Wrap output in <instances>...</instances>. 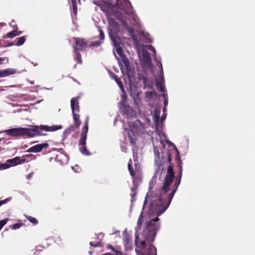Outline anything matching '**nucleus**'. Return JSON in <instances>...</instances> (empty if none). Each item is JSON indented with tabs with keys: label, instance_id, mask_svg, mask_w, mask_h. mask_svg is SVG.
<instances>
[{
	"label": "nucleus",
	"instance_id": "nucleus-30",
	"mask_svg": "<svg viewBox=\"0 0 255 255\" xmlns=\"http://www.w3.org/2000/svg\"><path fill=\"white\" fill-rule=\"evenodd\" d=\"M162 96L164 99V105L165 107H166L168 104V101H167V98L166 97V95L165 94L163 93L162 94Z\"/></svg>",
	"mask_w": 255,
	"mask_h": 255
},
{
	"label": "nucleus",
	"instance_id": "nucleus-22",
	"mask_svg": "<svg viewBox=\"0 0 255 255\" xmlns=\"http://www.w3.org/2000/svg\"><path fill=\"white\" fill-rule=\"evenodd\" d=\"M25 41V38L24 36L20 37L18 38H17V42L16 43V45L17 46H20L24 44V43Z\"/></svg>",
	"mask_w": 255,
	"mask_h": 255
},
{
	"label": "nucleus",
	"instance_id": "nucleus-4",
	"mask_svg": "<svg viewBox=\"0 0 255 255\" xmlns=\"http://www.w3.org/2000/svg\"><path fill=\"white\" fill-rule=\"evenodd\" d=\"M131 36L136 45L138 55L142 66L144 68H150L151 66V59L147 50L151 51L155 53V50L154 48L151 45L144 46L143 45L139 44L135 37L133 35H131Z\"/></svg>",
	"mask_w": 255,
	"mask_h": 255
},
{
	"label": "nucleus",
	"instance_id": "nucleus-21",
	"mask_svg": "<svg viewBox=\"0 0 255 255\" xmlns=\"http://www.w3.org/2000/svg\"><path fill=\"white\" fill-rule=\"evenodd\" d=\"M108 248L113 251L115 253L116 255H123V253L119 250V248H114L112 246H109Z\"/></svg>",
	"mask_w": 255,
	"mask_h": 255
},
{
	"label": "nucleus",
	"instance_id": "nucleus-9",
	"mask_svg": "<svg viewBox=\"0 0 255 255\" xmlns=\"http://www.w3.org/2000/svg\"><path fill=\"white\" fill-rule=\"evenodd\" d=\"M88 131V119L87 118L85 125L83 128L81 134V137L79 140V144L81 145L80 147V152L84 155H89L90 154L87 150L86 145V140L87 138V133Z\"/></svg>",
	"mask_w": 255,
	"mask_h": 255
},
{
	"label": "nucleus",
	"instance_id": "nucleus-32",
	"mask_svg": "<svg viewBox=\"0 0 255 255\" xmlns=\"http://www.w3.org/2000/svg\"><path fill=\"white\" fill-rule=\"evenodd\" d=\"M99 31L100 32V37L101 39L103 41L104 39V34L103 31H102L101 29L99 28Z\"/></svg>",
	"mask_w": 255,
	"mask_h": 255
},
{
	"label": "nucleus",
	"instance_id": "nucleus-19",
	"mask_svg": "<svg viewBox=\"0 0 255 255\" xmlns=\"http://www.w3.org/2000/svg\"><path fill=\"white\" fill-rule=\"evenodd\" d=\"M160 115V110L158 109H155L153 113V119L156 122L157 125L159 124V118Z\"/></svg>",
	"mask_w": 255,
	"mask_h": 255
},
{
	"label": "nucleus",
	"instance_id": "nucleus-2",
	"mask_svg": "<svg viewBox=\"0 0 255 255\" xmlns=\"http://www.w3.org/2000/svg\"><path fill=\"white\" fill-rule=\"evenodd\" d=\"M174 172L171 165L168 167L167 174L163 181L160 196L154 199L151 205V209L158 216L163 213L168 207L174 196L175 191L180 182V179L175 181V189L172 190L169 194L166 195L170 189V185L173 181Z\"/></svg>",
	"mask_w": 255,
	"mask_h": 255
},
{
	"label": "nucleus",
	"instance_id": "nucleus-41",
	"mask_svg": "<svg viewBox=\"0 0 255 255\" xmlns=\"http://www.w3.org/2000/svg\"><path fill=\"white\" fill-rule=\"evenodd\" d=\"M166 118V114H164V115H162L161 118V122H163Z\"/></svg>",
	"mask_w": 255,
	"mask_h": 255
},
{
	"label": "nucleus",
	"instance_id": "nucleus-5",
	"mask_svg": "<svg viewBox=\"0 0 255 255\" xmlns=\"http://www.w3.org/2000/svg\"><path fill=\"white\" fill-rule=\"evenodd\" d=\"M125 130L128 135L130 143L134 145L140 133L143 132V125L138 120L130 121L125 125Z\"/></svg>",
	"mask_w": 255,
	"mask_h": 255
},
{
	"label": "nucleus",
	"instance_id": "nucleus-29",
	"mask_svg": "<svg viewBox=\"0 0 255 255\" xmlns=\"http://www.w3.org/2000/svg\"><path fill=\"white\" fill-rule=\"evenodd\" d=\"M21 226V225L19 223H15L13 224L11 227V229L12 230H16L19 229Z\"/></svg>",
	"mask_w": 255,
	"mask_h": 255
},
{
	"label": "nucleus",
	"instance_id": "nucleus-23",
	"mask_svg": "<svg viewBox=\"0 0 255 255\" xmlns=\"http://www.w3.org/2000/svg\"><path fill=\"white\" fill-rule=\"evenodd\" d=\"M25 217L32 223L34 224H37L38 223V221L37 219L33 217L25 216Z\"/></svg>",
	"mask_w": 255,
	"mask_h": 255
},
{
	"label": "nucleus",
	"instance_id": "nucleus-24",
	"mask_svg": "<svg viewBox=\"0 0 255 255\" xmlns=\"http://www.w3.org/2000/svg\"><path fill=\"white\" fill-rule=\"evenodd\" d=\"M74 51L76 54V58L77 61L79 63H81L82 62L81 57L80 54L78 53L77 50V48H74Z\"/></svg>",
	"mask_w": 255,
	"mask_h": 255
},
{
	"label": "nucleus",
	"instance_id": "nucleus-37",
	"mask_svg": "<svg viewBox=\"0 0 255 255\" xmlns=\"http://www.w3.org/2000/svg\"><path fill=\"white\" fill-rule=\"evenodd\" d=\"M123 24L125 26V27L127 28V29L129 30V31L130 32V34H132V31L131 29L129 28L128 27V26L127 25V24L124 21H123Z\"/></svg>",
	"mask_w": 255,
	"mask_h": 255
},
{
	"label": "nucleus",
	"instance_id": "nucleus-45",
	"mask_svg": "<svg viewBox=\"0 0 255 255\" xmlns=\"http://www.w3.org/2000/svg\"><path fill=\"white\" fill-rule=\"evenodd\" d=\"M165 110H166V108H165V107L163 108V111H164V112H165Z\"/></svg>",
	"mask_w": 255,
	"mask_h": 255
},
{
	"label": "nucleus",
	"instance_id": "nucleus-34",
	"mask_svg": "<svg viewBox=\"0 0 255 255\" xmlns=\"http://www.w3.org/2000/svg\"><path fill=\"white\" fill-rule=\"evenodd\" d=\"M3 61H5L6 62H8V60L6 57H0V64L2 63Z\"/></svg>",
	"mask_w": 255,
	"mask_h": 255
},
{
	"label": "nucleus",
	"instance_id": "nucleus-40",
	"mask_svg": "<svg viewBox=\"0 0 255 255\" xmlns=\"http://www.w3.org/2000/svg\"><path fill=\"white\" fill-rule=\"evenodd\" d=\"M32 175H33V173H30L28 174L26 176L27 179H30L32 177Z\"/></svg>",
	"mask_w": 255,
	"mask_h": 255
},
{
	"label": "nucleus",
	"instance_id": "nucleus-46",
	"mask_svg": "<svg viewBox=\"0 0 255 255\" xmlns=\"http://www.w3.org/2000/svg\"><path fill=\"white\" fill-rule=\"evenodd\" d=\"M11 45H12V44H9L8 46H11Z\"/></svg>",
	"mask_w": 255,
	"mask_h": 255
},
{
	"label": "nucleus",
	"instance_id": "nucleus-31",
	"mask_svg": "<svg viewBox=\"0 0 255 255\" xmlns=\"http://www.w3.org/2000/svg\"><path fill=\"white\" fill-rule=\"evenodd\" d=\"M139 80L140 83H142V84H143L144 85L145 84L146 79L143 76H142L141 77H140V76H139Z\"/></svg>",
	"mask_w": 255,
	"mask_h": 255
},
{
	"label": "nucleus",
	"instance_id": "nucleus-38",
	"mask_svg": "<svg viewBox=\"0 0 255 255\" xmlns=\"http://www.w3.org/2000/svg\"><path fill=\"white\" fill-rule=\"evenodd\" d=\"M73 170L75 172H77L78 171V169H79V167L78 166L76 165L74 167H72Z\"/></svg>",
	"mask_w": 255,
	"mask_h": 255
},
{
	"label": "nucleus",
	"instance_id": "nucleus-44",
	"mask_svg": "<svg viewBox=\"0 0 255 255\" xmlns=\"http://www.w3.org/2000/svg\"><path fill=\"white\" fill-rule=\"evenodd\" d=\"M160 68H161V70H160L161 73L163 74V69H162V64L161 63L160 64Z\"/></svg>",
	"mask_w": 255,
	"mask_h": 255
},
{
	"label": "nucleus",
	"instance_id": "nucleus-27",
	"mask_svg": "<svg viewBox=\"0 0 255 255\" xmlns=\"http://www.w3.org/2000/svg\"><path fill=\"white\" fill-rule=\"evenodd\" d=\"M8 219H5L0 221V231L2 227L7 223Z\"/></svg>",
	"mask_w": 255,
	"mask_h": 255
},
{
	"label": "nucleus",
	"instance_id": "nucleus-36",
	"mask_svg": "<svg viewBox=\"0 0 255 255\" xmlns=\"http://www.w3.org/2000/svg\"><path fill=\"white\" fill-rule=\"evenodd\" d=\"M149 251L151 252V253H153L155 251L156 249L154 247L152 246H149Z\"/></svg>",
	"mask_w": 255,
	"mask_h": 255
},
{
	"label": "nucleus",
	"instance_id": "nucleus-13",
	"mask_svg": "<svg viewBox=\"0 0 255 255\" xmlns=\"http://www.w3.org/2000/svg\"><path fill=\"white\" fill-rule=\"evenodd\" d=\"M16 73V70L13 68H7L0 71V78L5 77Z\"/></svg>",
	"mask_w": 255,
	"mask_h": 255
},
{
	"label": "nucleus",
	"instance_id": "nucleus-33",
	"mask_svg": "<svg viewBox=\"0 0 255 255\" xmlns=\"http://www.w3.org/2000/svg\"><path fill=\"white\" fill-rule=\"evenodd\" d=\"M90 245L91 246H93V247H99V246H100L101 245V243L100 242H99L96 244H94L93 242H90Z\"/></svg>",
	"mask_w": 255,
	"mask_h": 255
},
{
	"label": "nucleus",
	"instance_id": "nucleus-20",
	"mask_svg": "<svg viewBox=\"0 0 255 255\" xmlns=\"http://www.w3.org/2000/svg\"><path fill=\"white\" fill-rule=\"evenodd\" d=\"M125 248L127 250H130L131 248V241L126 238L124 241Z\"/></svg>",
	"mask_w": 255,
	"mask_h": 255
},
{
	"label": "nucleus",
	"instance_id": "nucleus-42",
	"mask_svg": "<svg viewBox=\"0 0 255 255\" xmlns=\"http://www.w3.org/2000/svg\"><path fill=\"white\" fill-rule=\"evenodd\" d=\"M135 170L136 171L137 170H139V168L136 163H135Z\"/></svg>",
	"mask_w": 255,
	"mask_h": 255
},
{
	"label": "nucleus",
	"instance_id": "nucleus-15",
	"mask_svg": "<svg viewBox=\"0 0 255 255\" xmlns=\"http://www.w3.org/2000/svg\"><path fill=\"white\" fill-rule=\"evenodd\" d=\"M73 40L75 41L76 44L77 46V50L80 49L81 50L84 49L86 47V43L83 39L74 38Z\"/></svg>",
	"mask_w": 255,
	"mask_h": 255
},
{
	"label": "nucleus",
	"instance_id": "nucleus-26",
	"mask_svg": "<svg viewBox=\"0 0 255 255\" xmlns=\"http://www.w3.org/2000/svg\"><path fill=\"white\" fill-rule=\"evenodd\" d=\"M131 164H132V162H131V160H130V161L128 164V169L130 172V174L131 175V176H133L134 174V171L133 170V169L131 167Z\"/></svg>",
	"mask_w": 255,
	"mask_h": 255
},
{
	"label": "nucleus",
	"instance_id": "nucleus-17",
	"mask_svg": "<svg viewBox=\"0 0 255 255\" xmlns=\"http://www.w3.org/2000/svg\"><path fill=\"white\" fill-rule=\"evenodd\" d=\"M22 33L21 31H18L17 30H13L8 33L6 35H5V38H12L15 37L17 35H19Z\"/></svg>",
	"mask_w": 255,
	"mask_h": 255
},
{
	"label": "nucleus",
	"instance_id": "nucleus-39",
	"mask_svg": "<svg viewBox=\"0 0 255 255\" xmlns=\"http://www.w3.org/2000/svg\"><path fill=\"white\" fill-rule=\"evenodd\" d=\"M101 44L100 42H95L91 44V46H97Z\"/></svg>",
	"mask_w": 255,
	"mask_h": 255
},
{
	"label": "nucleus",
	"instance_id": "nucleus-11",
	"mask_svg": "<svg viewBox=\"0 0 255 255\" xmlns=\"http://www.w3.org/2000/svg\"><path fill=\"white\" fill-rule=\"evenodd\" d=\"M158 134L159 137L160 142L162 144V146L163 148H164L165 146L164 144V142H166L168 145H171L173 146L176 151L177 154H179V152L175 145L172 142H171L170 141L166 139L165 135L161 131H158Z\"/></svg>",
	"mask_w": 255,
	"mask_h": 255
},
{
	"label": "nucleus",
	"instance_id": "nucleus-35",
	"mask_svg": "<svg viewBox=\"0 0 255 255\" xmlns=\"http://www.w3.org/2000/svg\"><path fill=\"white\" fill-rule=\"evenodd\" d=\"M154 152L156 156H159V152L157 147H154Z\"/></svg>",
	"mask_w": 255,
	"mask_h": 255
},
{
	"label": "nucleus",
	"instance_id": "nucleus-1",
	"mask_svg": "<svg viewBox=\"0 0 255 255\" xmlns=\"http://www.w3.org/2000/svg\"><path fill=\"white\" fill-rule=\"evenodd\" d=\"M98 5L102 11L105 12L108 17L109 23V34L114 45L119 57L114 51L116 59L120 67L124 78L126 82L128 80L130 88V95L136 103V105L140 103L139 94L140 92L141 84H134V70L129 65V62L127 57L124 54L122 49L123 43L122 39L117 35L119 31V25L116 21L111 16H114L121 19L124 14H128L132 19L131 24H138V19L135 14L132 11L131 5L128 0H117L116 5H113L109 1L104 0L101 2L95 3Z\"/></svg>",
	"mask_w": 255,
	"mask_h": 255
},
{
	"label": "nucleus",
	"instance_id": "nucleus-12",
	"mask_svg": "<svg viewBox=\"0 0 255 255\" xmlns=\"http://www.w3.org/2000/svg\"><path fill=\"white\" fill-rule=\"evenodd\" d=\"M48 146V144L47 143H43L38 144L34 145L26 150L27 152L37 153L40 152L43 148H46Z\"/></svg>",
	"mask_w": 255,
	"mask_h": 255
},
{
	"label": "nucleus",
	"instance_id": "nucleus-10",
	"mask_svg": "<svg viewBox=\"0 0 255 255\" xmlns=\"http://www.w3.org/2000/svg\"><path fill=\"white\" fill-rule=\"evenodd\" d=\"M142 218V212L140 213L139 219L137 221V227L136 228V232H137V228H139L141 225L143 220ZM135 244L136 247L138 248L142 249L145 247V241H140L139 239L137 234L136 233L135 234Z\"/></svg>",
	"mask_w": 255,
	"mask_h": 255
},
{
	"label": "nucleus",
	"instance_id": "nucleus-7",
	"mask_svg": "<svg viewBox=\"0 0 255 255\" xmlns=\"http://www.w3.org/2000/svg\"><path fill=\"white\" fill-rule=\"evenodd\" d=\"M159 219L157 218L148 223L143 233L144 238L147 242L150 243L154 240L156 232L159 229V224L155 223Z\"/></svg>",
	"mask_w": 255,
	"mask_h": 255
},
{
	"label": "nucleus",
	"instance_id": "nucleus-43",
	"mask_svg": "<svg viewBox=\"0 0 255 255\" xmlns=\"http://www.w3.org/2000/svg\"><path fill=\"white\" fill-rule=\"evenodd\" d=\"M181 175H182V168L180 167V171L179 175V179H181Z\"/></svg>",
	"mask_w": 255,
	"mask_h": 255
},
{
	"label": "nucleus",
	"instance_id": "nucleus-25",
	"mask_svg": "<svg viewBox=\"0 0 255 255\" xmlns=\"http://www.w3.org/2000/svg\"><path fill=\"white\" fill-rule=\"evenodd\" d=\"M72 6H73V12L75 15H76L77 12V5H76V0H72Z\"/></svg>",
	"mask_w": 255,
	"mask_h": 255
},
{
	"label": "nucleus",
	"instance_id": "nucleus-28",
	"mask_svg": "<svg viewBox=\"0 0 255 255\" xmlns=\"http://www.w3.org/2000/svg\"><path fill=\"white\" fill-rule=\"evenodd\" d=\"M11 200L10 198H7L3 200L0 201V207L3 204H6L10 201Z\"/></svg>",
	"mask_w": 255,
	"mask_h": 255
},
{
	"label": "nucleus",
	"instance_id": "nucleus-6",
	"mask_svg": "<svg viewBox=\"0 0 255 255\" xmlns=\"http://www.w3.org/2000/svg\"><path fill=\"white\" fill-rule=\"evenodd\" d=\"M113 78L115 79V81L120 88L123 94H122V100L120 103V108L121 110L123 111L125 114H127V115L130 116L131 117H134L135 116V112L132 110L130 107L128 106L126 104L127 101V96L125 94V91L122 84V82L121 81L120 79L116 76L113 75Z\"/></svg>",
	"mask_w": 255,
	"mask_h": 255
},
{
	"label": "nucleus",
	"instance_id": "nucleus-16",
	"mask_svg": "<svg viewBox=\"0 0 255 255\" xmlns=\"http://www.w3.org/2000/svg\"><path fill=\"white\" fill-rule=\"evenodd\" d=\"M164 80L163 78H161L160 79L157 80L155 83L156 86L159 89L161 92L164 93L165 92V88L163 86Z\"/></svg>",
	"mask_w": 255,
	"mask_h": 255
},
{
	"label": "nucleus",
	"instance_id": "nucleus-3",
	"mask_svg": "<svg viewBox=\"0 0 255 255\" xmlns=\"http://www.w3.org/2000/svg\"><path fill=\"white\" fill-rule=\"evenodd\" d=\"M62 126L60 125H53L49 126L47 125H41L35 126L32 128H13L4 131L7 134L13 136H27L33 137L37 135H44L42 130L53 132L60 129Z\"/></svg>",
	"mask_w": 255,
	"mask_h": 255
},
{
	"label": "nucleus",
	"instance_id": "nucleus-8",
	"mask_svg": "<svg viewBox=\"0 0 255 255\" xmlns=\"http://www.w3.org/2000/svg\"><path fill=\"white\" fill-rule=\"evenodd\" d=\"M32 158L33 159L36 158L35 156L32 154H27L22 157V158L19 156L15 157L12 159H8L4 164L0 163V170H3L9 168L11 166H14L18 164L24 163L26 161L25 158Z\"/></svg>",
	"mask_w": 255,
	"mask_h": 255
},
{
	"label": "nucleus",
	"instance_id": "nucleus-14",
	"mask_svg": "<svg viewBox=\"0 0 255 255\" xmlns=\"http://www.w3.org/2000/svg\"><path fill=\"white\" fill-rule=\"evenodd\" d=\"M78 104L79 103L78 97L73 98L71 100V107L72 112H73V110L74 112H77V113L79 112V106Z\"/></svg>",
	"mask_w": 255,
	"mask_h": 255
},
{
	"label": "nucleus",
	"instance_id": "nucleus-18",
	"mask_svg": "<svg viewBox=\"0 0 255 255\" xmlns=\"http://www.w3.org/2000/svg\"><path fill=\"white\" fill-rule=\"evenodd\" d=\"M77 112H74L73 111V119L75 122V125L76 126V128H78L80 125V122L79 121L80 116L77 113Z\"/></svg>",
	"mask_w": 255,
	"mask_h": 255
}]
</instances>
